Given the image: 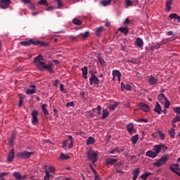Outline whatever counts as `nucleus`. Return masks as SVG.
I'll use <instances>...</instances> for the list:
<instances>
[{"label": "nucleus", "instance_id": "obj_1", "mask_svg": "<svg viewBox=\"0 0 180 180\" xmlns=\"http://www.w3.org/2000/svg\"><path fill=\"white\" fill-rule=\"evenodd\" d=\"M168 160H169V155H163L158 161L153 162V165L154 167H157L158 168H160L161 165H165Z\"/></svg>", "mask_w": 180, "mask_h": 180}, {"label": "nucleus", "instance_id": "obj_2", "mask_svg": "<svg viewBox=\"0 0 180 180\" xmlns=\"http://www.w3.org/2000/svg\"><path fill=\"white\" fill-rule=\"evenodd\" d=\"M34 64L39 68V71L41 70L46 63H44V58L42 55H39L34 59Z\"/></svg>", "mask_w": 180, "mask_h": 180}, {"label": "nucleus", "instance_id": "obj_3", "mask_svg": "<svg viewBox=\"0 0 180 180\" xmlns=\"http://www.w3.org/2000/svg\"><path fill=\"white\" fill-rule=\"evenodd\" d=\"M167 150H168V147H167V146H165L164 143H160L159 145H155L153 146V150L157 155L160 154V151H163V153H165Z\"/></svg>", "mask_w": 180, "mask_h": 180}, {"label": "nucleus", "instance_id": "obj_4", "mask_svg": "<svg viewBox=\"0 0 180 180\" xmlns=\"http://www.w3.org/2000/svg\"><path fill=\"white\" fill-rule=\"evenodd\" d=\"M68 146V148L71 149L74 147V139L72 136L70 135L67 140L63 142V148H65Z\"/></svg>", "mask_w": 180, "mask_h": 180}, {"label": "nucleus", "instance_id": "obj_5", "mask_svg": "<svg viewBox=\"0 0 180 180\" xmlns=\"http://www.w3.org/2000/svg\"><path fill=\"white\" fill-rule=\"evenodd\" d=\"M87 157L92 164H95L98 161V153L94 150H89L87 153Z\"/></svg>", "mask_w": 180, "mask_h": 180}, {"label": "nucleus", "instance_id": "obj_6", "mask_svg": "<svg viewBox=\"0 0 180 180\" xmlns=\"http://www.w3.org/2000/svg\"><path fill=\"white\" fill-rule=\"evenodd\" d=\"M169 169L170 171H172V172H174V174H176V175H178L179 176H180V172H179L180 171L179 164L174 163L171 165L169 166Z\"/></svg>", "mask_w": 180, "mask_h": 180}, {"label": "nucleus", "instance_id": "obj_7", "mask_svg": "<svg viewBox=\"0 0 180 180\" xmlns=\"http://www.w3.org/2000/svg\"><path fill=\"white\" fill-rule=\"evenodd\" d=\"M21 46H31V44H34V46H39V44H43V42L39 41H33L30 39L28 41H23L20 42Z\"/></svg>", "mask_w": 180, "mask_h": 180}, {"label": "nucleus", "instance_id": "obj_8", "mask_svg": "<svg viewBox=\"0 0 180 180\" xmlns=\"http://www.w3.org/2000/svg\"><path fill=\"white\" fill-rule=\"evenodd\" d=\"M53 63L49 62L47 65L44 63V66H42V68H41L40 71H43V70H46L49 71V72L53 73L54 72V70H53Z\"/></svg>", "mask_w": 180, "mask_h": 180}, {"label": "nucleus", "instance_id": "obj_9", "mask_svg": "<svg viewBox=\"0 0 180 180\" xmlns=\"http://www.w3.org/2000/svg\"><path fill=\"white\" fill-rule=\"evenodd\" d=\"M33 152H27L26 150L18 153V157L19 158H30V157L32 155Z\"/></svg>", "mask_w": 180, "mask_h": 180}, {"label": "nucleus", "instance_id": "obj_10", "mask_svg": "<svg viewBox=\"0 0 180 180\" xmlns=\"http://www.w3.org/2000/svg\"><path fill=\"white\" fill-rule=\"evenodd\" d=\"M90 85H94V86H99V79L95 75H92L89 79Z\"/></svg>", "mask_w": 180, "mask_h": 180}, {"label": "nucleus", "instance_id": "obj_11", "mask_svg": "<svg viewBox=\"0 0 180 180\" xmlns=\"http://www.w3.org/2000/svg\"><path fill=\"white\" fill-rule=\"evenodd\" d=\"M37 110H34L32 112L31 115L32 117V124H37L39 123V119H37V115H38Z\"/></svg>", "mask_w": 180, "mask_h": 180}, {"label": "nucleus", "instance_id": "obj_12", "mask_svg": "<svg viewBox=\"0 0 180 180\" xmlns=\"http://www.w3.org/2000/svg\"><path fill=\"white\" fill-rule=\"evenodd\" d=\"M11 5V0H0V6L1 9H6Z\"/></svg>", "mask_w": 180, "mask_h": 180}, {"label": "nucleus", "instance_id": "obj_13", "mask_svg": "<svg viewBox=\"0 0 180 180\" xmlns=\"http://www.w3.org/2000/svg\"><path fill=\"white\" fill-rule=\"evenodd\" d=\"M127 129L129 134H133V133H136V128H134V124H133V123L128 124L127 125Z\"/></svg>", "mask_w": 180, "mask_h": 180}, {"label": "nucleus", "instance_id": "obj_14", "mask_svg": "<svg viewBox=\"0 0 180 180\" xmlns=\"http://www.w3.org/2000/svg\"><path fill=\"white\" fill-rule=\"evenodd\" d=\"M135 46H136V47H139V49H143L144 46V41H143V39L137 37L135 41Z\"/></svg>", "mask_w": 180, "mask_h": 180}, {"label": "nucleus", "instance_id": "obj_15", "mask_svg": "<svg viewBox=\"0 0 180 180\" xmlns=\"http://www.w3.org/2000/svg\"><path fill=\"white\" fill-rule=\"evenodd\" d=\"M105 165H115L117 162V159L115 158H106L105 160Z\"/></svg>", "mask_w": 180, "mask_h": 180}, {"label": "nucleus", "instance_id": "obj_16", "mask_svg": "<svg viewBox=\"0 0 180 180\" xmlns=\"http://www.w3.org/2000/svg\"><path fill=\"white\" fill-rule=\"evenodd\" d=\"M30 88L32 89H27L26 90L27 95H33L34 94H36V85L32 84L30 86Z\"/></svg>", "mask_w": 180, "mask_h": 180}, {"label": "nucleus", "instance_id": "obj_17", "mask_svg": "<svg viewBox=\"0 0 180 180\" xmlns=\"http://www.w3.org/2000/svg\"><path fill=\"white\" fill-rule=\"evenodd\" d=\"M148 81L150 85H157V83L158 82V79H156V77H153V75H150Z\"/></svg>", "mask_w": 180, "mask_h": 180}, {"label": "nucleus", "instance_id": "obj_18", "mask_svg": "<svg viewBox=\"0 0 180 180\" xmlns=\"http://www.w3.org/2000/svg\"><path fill=\"white\" fill-rule=\"evenodd\" d=\"M15 159V150H11L10 153L8 154V156L7 158V161L8 162H12L13 160Z\"/></svg>", "mask_w": 180, "mask_h": 180}, {"label": "nucleus", "instance_id": "obj_19", "mask_svg": "<svg viewBox=\"0 0 180 180\" xmlns=\"http://www.w3.org/2000/svg\"><path fill=\"white\" fill-rule=\"evenodd\" d=\"M139 108L143 112H150V107L146 103H141L139 104Z\"/></svg>", "mask_w": 180, "mask_h": 180}, {"label": "nucleus", "instance_id": "obj_20", "mask_svg": "<svg viewBox=\"0 0 180 180\" xmlns=\"http://www.w3.org/2000/svg\"><path fill=\"white\" fill-rule=\"evenodd\" d=\"M112 77H117L119 82H120V78H122V73L118 70H112Z\"/></svg>", "mask_w": 180, "mask_h": 180}, {"label": "nucleus", "instance_id": "obj_21", "mask_svg": "<svg viewBox=\"0 0 180 180\" xmlns=\"http://www.w3.org/2000/svg\"><path fill=\"white\" fill-rule=\"evenodd\" d=\"M172 2H174V0H167L165 4L167 12H169L171 11V6H172Z\"/></svg>", "mask_w": 180, "mask_h": 180}, {"label": "nucleus", "instance_id": "obj_22", "mask_svg": "<svg viewBox=\"0 0 180 180\" xmlns=\"http://www.w3.org/2000/svg\"><path fill=\"white\" fill-rule=\"evenodd\" d=\"M146 157H149L150 158H155L158 155L155 152H153V150H148L146 153Z\"/></svg>", "mask_w": 180, "mask_h": 180}, {"label": "nucleus", "instance_id": "obj_23", "mask_svg": "<svg viewBox=\"0 0 180 180\" xmlns=\"http://www.w3.org/2000/svg\"><path fill=\"white\" fill-rule=\"evenodd\" d=\"M119 31L121 32V33H123L124 36H127L129 34V28L127 27H120L119 28Z\"/></svg>", "mask_w": 180, "mask_h": 180}, {"label": "nucleus", "instance_id": "obj_24", "mask_svg": "<svg viewBox=\"0 0 180 180\" xmlns=\"http://www.w3.org/2000/svg\"><path fill=\"white\" fill-rule=\"evenodd\" d=\"M82 77L84 79H88V68L86 66H84L82 69Z\"/></svg>", "mask_w": 180, "mask_h": 180}, {"label": "nucleus", "instance_id": "obj_25", "mask_svg": "<svg viewBox=\"0 0 180 180\" xmlns=\"http://www.w3.org/2000/svg\"><path fill=\"white\" fill-rule=\"evenodd\" d=\"M169 19H175L176 20H178V22H180V16L176 13H171L169 15Z\"/></svg>", "mask_w": 180, "mask_h": 180}, {"label": "nucleus", "instance_id": "obj_26", "mask_svg": "<svg viewBox=\"0 0 180 180\" xmlns=\"http://www.w3.org/2000/svg\"><path fill=\"white\" fill-rule=\"evenodd\" d=\"M131 141L133 146H136L137 144V141H139V134H136L131 138Z\"/></svg>", "mask_w": 180, "mask_h": 180}, {"label": "nucleus", "instance_id": "obj_27", "mask_svg": "<svg viewBox=\"0 0 180 180\" xmlns=\"http://www.w3.org/2000/svg\"><path fill=\"white\" fill-rule=\"evenodd\" d=\"M161 110H162L161 105H160V103H156L154 111L156 113H158V115H161Z\"/></svg>", "mask_w": 180, "mask_h": 180}, {"label": "nucleus", "instance_id": "obj_28", "mask_svg": "<svg viewBox=\"0 0 180 180\" xmlns=\"http://www.w3.org/2000/svg\"><path fill=\"white\" fill-rule=\"evenodd\" d=\"M158 99L160 103H164V102L167 100V97H165L163 94H160L158 96Z\"/></svg>", "mask_w": 180, "mask_h": 180}, {"label": "nucleus", "instance_id": "obj_29", "mask_svg": "<svg viewBox=\"0 0 180 180\" xmlns=\"http://www.w3.org/2000/svg\"><path fill=\"white\" fill-rule=\"evenodd\" d=\"M153 174L151 172H146L145 174H143L140 176V178L143 180H147V178L150 176V175H152Z\"/></svg>", "mask_w": 180, "mask_h": 180}, {"label": "nucleus", "instance_id": "obj_30", "mask_svg": "<svg viewBox=\"0 0 180 180\" xmlns=\"http://www.w3.org/2000/svg\"><path fill=\"white\" fill-rule=\"evenodd\" d=\"M112 0H103L101 1V5H102L103 6H109Z\"/></svg>", "mask_w": 180, "mask_h": 180}, {"label": "nucleus", "instance_id": "obj_31", "mask_svg": "<svg viewBox=\"0 0 180 180\" xmlns=\"http://www.w3.org/2000/svg\"><path fill=\"white\" fill-rule=\"evenodd\" d=\"M122 91H123V88H125L126 91H131V86H130L129 84H123V83L121 84Z\"/></svg>", "mask_w": 180, "mask_h": 180}, {"label": "nucleus", "instance_id": "obj_32", "mask_svg": "<svg viewBox=\"0 0 180 180\" xmlns=\"http://www.w3.org/2000/svg\"><path fill=\"white\" fill-rule=\"evenodd\" d=\"M105 30V28L103 27H100L96 30V36H101V33Z\"/></svg>", "mask_w": 180, "mask_h": 180}, {"label": "nucleus", "instance_id": "obj_33", "mask_svg": "<svg viewBox=\"0 0 180 180\" xmlns=\"http://www.w3.org/2000/svg\"><path fill=\"white\" fill-rule=\"evenodd\" d=\"M95 143V139H94L93 137H89L87 140H86V144L87 146H91V144H94Z\"/></svg>", "mask_w": 180, "mask_h": 180}, {"label": "nucleus", "instance_id": "obj_34", "mask_svg": "<svg viewBox=\"0 0 180 180\" xmlns=\"http://www.w3.org/2000/svg\"><path fill=\"white\" fill-rule=\"evenodd\" d=\"M169 134L172 139L175 138V129L172 128L169 130Z\"/></svg>", "mask_w": 180, "mask_h": 180}, {"label": "nucleus", "instance_id": "obj_35", "mask_svg": "<svg viewBox=\"0 0 180 180\" xmlns=\"http://www.w3.org/2000/svg\"><path fill=\"white\" fill-rule=\"evenodd\" d=\"M109 116V111H108L106 109L103 110V115L101 117L102 119H106Z\"/></svg>", "mask_w": 180, "mask_h": 180}, {"label": "nucleus", "instance_id": "obj_36", "mask_svg": "<svg viewBox=\"0 0 180 180\" xmlns=\"http://www.w3.org/2000/svg\"><path fill=\"white\" fill-rule=\"evenodd\" d=\"M72 22L74 25H77V26H81V25H82V22H81V20H79V19L78 18H74L72 20Z\"/></svg>", "mask_w": 180, "mask_h": 180}, {"label": "nucleus", "instance_id": "obj_37", "mask_svg": "<svg viewBox=\"0 0 180 180\" xmlns=\"http://www.w3.org/2000/svg\"><path fill=\"white\" fill-rule=\"evenodd\" d=\"M46 104H43L41 105V109H42V112H44V114L47 116V115H49V110H47V108H46Z\"/></svg>", "mask_w": 180, "mask_h": 180}, {"label": "nucleus", "instance_id": "obj_38", "mask_svg": "<svg viewBox=\"0 0 180 180\" xmlns=\"http://www.w3.org/2000/svg\"><path fill=\"white\" fill-rule=\"evenodd\" d=\"M157 133H158V134H159V136L162 140H165V134H164V133H162V131L158 129L157 131Z\"/></svg>", "mask_w": 180, "mask_h": 180}, {"label": "nucleus", "instance_id": "obj_39", "mask_svg": "<svg viewBox=\"0 0 180 180\" xmlns=\"http://www.w3.org/2000/svg\"><path fill=\"white\" fill-rule=\"evenodd\" d=\"M13 176L17 180H22V175H20V173H19V172H14L13 173Z\"/></svg>", "mask_w": 180, "mask_h": 180}, {"label": "nucleus", "instance_id": "obj_40", "mask_svg": "<svg viewBox=\"0 0 180 180\" xmlns=\"http://www.w3.org/2000/svg\"><path fill=\"white\" fill-rule=\"evenodd\" d=\"M45 172H46V175L44 176V179L50 180V176H51V175H50V171L46 169Z\"/></svg>", "mask_w": 180, "mask_h": 180}, {"label": "nucleus", "instance_id": "obj_41", "mask_svg": "<svg viewBox=\"0 0 180 180\" xmlns=\"http://www.w3.org/2000/svg\"><path fill=\"white\" fill-rule=\"evenodd\" d=\"M117 105H119V103L117 102H115L113 104H111L109 106V109H110L111 110H115V109H116V108H117Z\"/></svg>", "mask_w": 180, "mask_h": 180}, {"label": "nucleus", "instance_id": "obj_42", "mask_svg": "<svg viewBox=\"0 0 180 180\" xmlns=\"http://www.w3.org/2000/svg\"><path fill=\"white\" fill-rule=\"evenodd\" d=\"M176 122H180V115H176V116L174 117L172 123H176Z\"/></svg>", "mask_w": 180, "mask_h": 180}, {"label": "nucleus", "instance_id": "obj_43", "mask_svg": "<svg viewBox=\"0 0 180 180\" xmlns=\"http://www.w3.org/2000/svg\"><path fill=\"white\" fill-rule=\"evenodd\" d=\"M60 160H70V156L62 153L60 154Z\"/></svg>", "mask_w": 180, "mask_h": 180}, {"label": "nucleus", "instance_id": "obj_44", "mask_svg": "<svg viewBox=\"0 0 180 180\" xmlns=\"http://www.w3.org/2000/svg\"><path fill=\"white\" fill-rule=\"evenodd\" d=\"M39 5H45V6H49V4H47L46 0H41L38 2Z\"/></svg>", "mask_w": 180, "mask_h": 180}, {"label": "nucleus", "instance_id": "obj_45", "mask_svg": "<svg viewBox=\"0 0 180 180\" xmlns=\"http://www.w3.org/2000/svg\"><path fill=\"white\" fill-rule=\"evenodd\" d=\"M165 109H168L169 108V105H171V103L168 100H166L165 102Z\"/></svg>", "mask_w": 180, "mask_h": 180}, {"label": "nucleus", "instance_id": "obj_46", "mask_svg": "<svg viewBox=\"0 0 180 180\" xmlns=\"http://www.w3.org/2000/svg\"><path fill=\"white\" fill-rule=\"evenodd\" d=\"M60 89L61 92H63V94H67V90L64 89V84H60Z\"/></svg>", "mask_w": 180, "mask_h": 180}, {"label": "nucleus", "instance_id": "obj_47", "mask_svg": "<svg viewBox=\"0 0 180 180\" xmlns=\"http://www.w3.org/2000/svg\"><path fill=\"white\" fill-rule=\"evenodd\" d=\"M174 113H177V115H180V107H176L173 108Z\"/></svg>", "mask_w": 180, "mask_h": 180}, {"label": "nucleus", "instance_id": "obj_48", "mask_svg": "<svg viewBox=\"0 0 180 180\" xmlns=\"http://www.w3.org/2000/svg\"><path fill=\"white\" fill-rule=\"evenodd\" d=\"M127 2V8H129V6H133V1L130 0H126Z\"/></svg>", "mask_w": 180, "mask_h": 180}, {"label": "nucleus", "instance_id": "obj_49", "mask_svg": "<svg viewBox=\"0 0 180 180\" xmlns=\"http://www.w3.org/2000/svg\"><path fill=\"white\" fill-rule=\"evenodd\" d=\"M66 106L68 108V106H71L72 108H74V106H75V103H74V101H71L69 103H67Z\"/></svg>", "mask_w": 180, "mask_h": 180}, {"label": "nucleus", "instance_id": "obj_50", "mask_svg": "<svg viewBox=\"0 0 180 180\" xmlns=\"http://www.w3.org/2000/svg\"><path fill=\"white\" fill-rule=\"evenodd\" d=\"M83 39H85L89 36V32L86 31L84 33L82 34Z\"/></svg>", "mask_w": 180, "mask_h": 180}, {"label": "nucleus", "instance_id": "obj_51", "mask_svg": "<svg viewBox=\"0 0 180 180\" xmlns=\"http://www.w3.org/2000/svg\"><path fill=\"white\" fill-rule=\"evenodd\" d=\"M127 63H132V64H136L137 60L136 59H128L127 60Z\"/></svg>", "mask_w": 180, "mask_h": 180}, {"label": "nucleus", "instance_id": "obj_52", "mask_svg": "<svg viewBox=\"0 0 180 180\" xmlns=\"http://www.w3.org/2000/svg\"><path fill=\"white\" fill-rule=\"evenodd\" d=\"M56 2L58 5V6L57 7V9H61V6H63V3H61V1L56 0Z\"/></svg>", "mask_w": 180, "mask_h": 180}, {"label": "nucleus", "instance_id": "obj_53", "mask_svg": "<svg viewBox=\"0 0 180 180\" xmlns=\"http://www.w3.org/2000/svg\"><path fill=\"white\" fill-rule=\"evenodd\" d=\"M122 165H123V163H122L121 162H118L115 165V167L120 168V167H122Z\"/></svg>", "mask_w": 180, "mask_h": 180}, {"label": "nucleus", "instance_id": "obj_54", "mask_svg": "<svg viewBox=\"0 0 180 180\" xmlns=\"http://www.w3.org/2000/svg\"><path fill=\"white\" fill-rule=\"evenodd\" d=\"M49 170L50 171V172H56V167L51 166L49 167Z\"/></svg>", "mask_w": 180, "mask_h": 180}, {"label": "nucleus", "instance_id": "obj_55", "mask_svg": "<svg viewBox=\"0 0 180 180\" xmlns=\"http://www.w3.org/2000/svg\"><path fill=\"white\" fill-rule=\"evenodd\" d=\"M98 62L100 63V64L101 65H105V60H103V58H98Z\"/></svg>", "mask_w": 180, "mask_h": 180}, {"label": "nucleus", "instance_id": "obj_56", "mask_svg": "<svg viewBox=\"0 0 180 180\" xmlns=\"http://www.w3.org/2000/svg\"><path fill=\"white\" fill-rule=\"evenodd\" d=\"M139 122H143V123H148V120L144 118H139Z\"/></svg>", "mask_w": 180, "mask_h": 180}, {"label": "nucleus", "instance_id": "obj_57", "mask_svg": "<svg viewBox=\"0 0 180 180\" xmlns=\"http://www.w3.org/2000/svg\"><path fill=\"white\" fill-rule=\"evenodd\" d=\"M6 175H8L7 172L0 173V179H3L4 176H6Z\"/></svg>", "mask_w": 180, "mask_h": 180}, {"label": "nucleus", "instance_id": "obj_58", "mask_svg": "<svg viewBox=\"0 0 180 180\" xmlns=\"http://www.w3.org/2000/svg\"><path fill=\"white\" fill-rule=\"evenodd\" d=\"M133 174H140V169L139 168H136L134 170Z\"/></svg>", "mask_w": 180, "mask_h": 180}, {"label": "nucleus", "instance_id": "obj_59", "mask_svg": "<svg viewBox=\"0 0 180 180\" xmlns=\"http://www.w3.org/2000/svg\"><path fill=\"white\" fill-rule=\"evenodd\" d=\"M152 136L154 138V139H157L158 137V132H154L152 134Z\"/></svg>", "mask_w": 180, "mask_h": 180}, {"label": "nucleus", "instance_id": "obj_60", "mask_svg": "<svg viewBox=\"0 0 180 180\" xmlns=\"http://www.w3.org/2000/svg\"><path fill=\"white\" fill-rule=\"evenodd\" d=\"M101 179V176H99V174H96L94 176V180H99Z\"/></svg>", "mask_w": 180, "mask_h": 180}, {"label": "nucleus", "instance_id": "obj_61", "mask_svg": "<svg viewBox=\"0 0 180 180\" xmlns=\"http://www.w3.org/2000/svg\"><path fill=\"white\" fill-rule=\"evenodd\" d=\"M129 23H130V20H129V18H126L124 22V25H127Z\"/></svg>", "mask_w": 180, "mask_h": 180}, {"label": "nucleus", "instance_id": "obj_62", "mask_svg": "<svg viewBox=\"0 0 180 180\" xmlns=\"http://www.w3.org/2000/svg\"><path fill=\"white\" fill-rule=\"evenodd\" d=\"M23 4H30V0H21Z\"/></svg>", "mask_w": 180, "mask_h": 180}, {"label": "nucleus", "instance_id": "obj_63", "mask_svg": "<svg viewBox=\"0 0 180 180\" xmlns=\"http://www.w3.org/2000/svg\"><path fill=\"white\" fill-rule=\"evenodd\" d=\"M116 172H117L118 174H124V172L120 169H116Z\"/></svg>", "mask_w": 180, "mask_h": 180}, {"label": "nucleus", "instance_id": "obj_64", "mask_svg": "<svg viewBox=\"0 0 180 180\" xmlns=\"http://www.w3.org/2000/svg\"><path fill=\"white\" fill-rule=\"evenodd\" d=\"M53 9H54V6H49L46 8V11H53Z\"/></svg>", "mask_w": 180, "mask_h": 180}]
</instances>
